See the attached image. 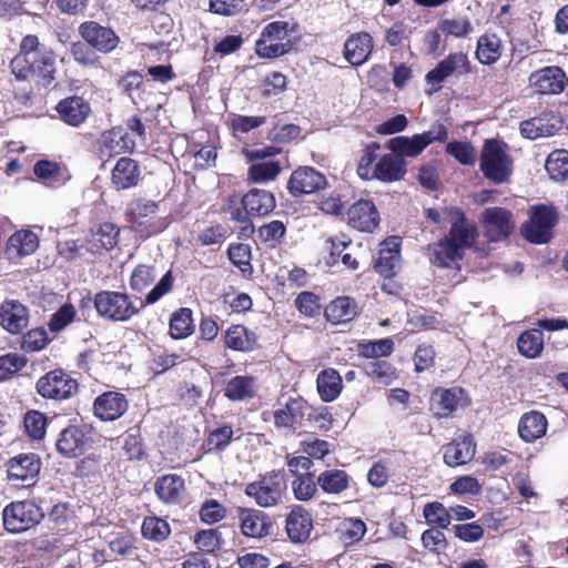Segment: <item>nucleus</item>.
Masks as SVG:
<instances>
[{"mask_svg": "<svg viewBox=\"0 0 568 568\" xmlns=\"http://www.w3.org/2000/svg\"><path fill=\"white\" fill-rule=\"evenodd\" d=\"M507 144L496 139L486 140L480 153V170L484 176L496 184L505 183L513 173V159Z\"/></svg>", "mask_w": 568, "mask_h": 568, "instance_id": "1", "label": "nucleus"}, {"mask_svg": "<svg viewBox=\"0 0 568 568\" xmlns=\"http://www.w3.org/2000/svg\"><path fill=\"white\" fill-rule=\"evenodd\" d=\"M529 220L521 232L531 243L542 244L551 239V230L558 223V212L551 204H536L528 210Z\"/></svg>", "mask_w": 568, "mask_h": 568, "instance_id": "2", "label": "nucleus"}, {"mask_svg": "<svg viewBox=\"0 0 568 568\" xmlns=\"http://www.w3.org/2000/svg\"><path fill=\"white\" fill-rule=\"evenodd\" d=\"M194 325L192 311L190 308H181L173 313L170 321V334L173 338H185L193 333Z\"/></svg>", "mask_w": 568, "mask_h": 568, "instance_id": "48", "label": "nucleus"}, {"mask_svg": "<svg viewBox=\"0 0 568 568\" xmlns=\"http://www.w3.org/2000/svg\"><path fill=\"white\" fill-rule=\"evenodd\" d=\"M159 205L151 200L139 199L131 202L129 206V213L131 215L132 222L142 226L144 224H149V226L153 227L152 233H156L162 231L165 227V224L159 221V225H155L154 219L158 213Z\"/></svg>", "mask_w": 568, "mask_h": 568, "instance_id": "28", "label": "nucleus"}, {"mask_svg": "<svg viewBox=\"0 0 568 568\" xmlns=\"http://www.w3.org/2000/svg\"><path fill=\"white\" fill-rule=\"evenodd\" d=\"M286 232V227L281 221H272L260 227V239L270 246H275L281 242Z\"/></svg>", "mask_w": 568, "mask_h": 568, "instance_id": "59", "label": "nucleus"}, {"mask_svg": "<svg viewBox=\"0 0 568 568\" xmlns=\"http://www.w3.org/2000/svg\"><path fill=\"white\" fill-rule=\"evenodd\" d=\"M448 138L446 128L443 124L433 125V128L420 134L413 136H396L390 139L386 146L396 155L404 159V156L416 158L419 155L430 143L438 141L444 142Z\"/></svg>", "mask_w": 568, "mask_h": 568, "instance_id": "4", "label": "nucleus"}, {"mask_svg": "<svg viewBox=\"0 0 568 568\" xmlns=\"http://www.w3.org/2000/svg\"><path fill=\"white\" fill-rule=\"evenodd\" d=\"M423 546L432 552L438 554L447 546L445 534L439 528L426 529L420 537Z\"/></svg>", "mask_w": 568, "mask_h": 568, "instance_id": "63", "label": "nucleus"}, {"mask_svg": "<svg viewBox=\"0 0 568 568\" xmlns=\"http://www.w3.org/2000/svg\"><path fill=\"white\" fill-rule=\"evenodd\" d=\"M43 517L41 508L33 501H14L6 506L2 511L3 526L9 532L26 531Z\"/></svg>", "mask_w": 568, "mask_h": 568, "instance_id": "6", "label": "nucleus"}, {"mask_svg": "<svg viewBox=\"0 0 568 568\" xmlns=\"http://www.w3.org/2000/svg\"><path fill=\"white\" fill-rule=\"evenodd\" d=\"M47 417L37 410L26 414L24 428L32 439H41L45 434Z\"/></svg>", "mask_w": 568, "mask_h": 568, "instance_id": "57", "label": "nucleus"}, {"mask_svg": "<svg viewBox=\"0 0 568 568\" xmlns=\"http://www.w3.org/2000/svg\"><path fill=\"white\" fill-rule=\"evenodd\" d=\"M94 306L101 317L114 322L128 321L138 312L126 294L113 291L95 294Z\"/></svg>", "mask_w": 568, "mask_h": 568, "instance_id": "7", "label": "nucleus"}, {"mask_svg": "<svg viewBox=\"0 0 568 568\" xmlns=\"http://www.w3.org/2000/svg\"><path fill=\"white\" fill-rule=\"evenodd\" d=\"M358 313L356 302L348 296H339L325 308V317L332 324L351 322Z\"/></svg>", "mask_w": 568, "mask_h": 568, "instance_id": "36", "label": "nucleus"}, {"mask_svg": "<svg viewBox=\"0 0 568 568\" xmlns=\"http://www.w3.org/2000/svg\"><path fill=\"white\" fill-rule=\"evenodd\" d=\"M561 129L560 120L550 113H545L520 123V133L523 136L535 140L555 135Z\"/></svg>", "mask_w": 568, "mask_h": 568, "instance_id": "21", "label": "nucleus"}, {"mask_svg": "<svg viewBox=\"0 0 568 568\" xmlns=\"http://www.w3.org/2000/svg\"><path fill=\"white\" fill-rule=\"evenodd\" d=\"M29 324L28 308L16 300H6L0 304V325L10 334H20Z\"/></svg>", "mask_w": 568, "mask_h": 568, "instance_id": "17", "label": "nucleus"}, {"mask_svg": "<svg viewBox=\"0 0 568 568\" xmlns=\"http://www.w3.org/2000/svg\"><path fill=\"white\" fill-rule=\"evenodd\" d=\"M374 180L382 182H395L404 178L406 173V162L396 153L384 154L375 163Z\"/></svg>", "mask_w": 568, "mask_h": 568, "instance_id": "25", "label": "nucleus"}, {"mask_svg": "<svg viewBox=\"0 0 568 568\" xmlns=\"http://www.w3.org/2000/svg\"><path fill=\"white\" fill-rule=\"evenodd\" d=\"M255 393V379L251 376L231 378L224 389V395L231 400H243Z\"/></svg>", "mask_w": 568, "mask_h": 568, "instance_id": "45", "label": "nucleus"}, {"mask_svg": "<svg viewBox=\"0 0 568 568\" xmlns=\"http://www.w3.org/2000/svg\"><path fill=\"white\" fill-rule=\"evenodd\" d=\"M27 364L24 357L17 353L0 356V381H6L21 371Z\"/></svg>", "mask_w": 568, "mask_h": 568, "instance_id": "58", "label": "nucleus"}, {"mask_svg": "<svg viewBox=\"0 0 568 568\" xmlns=\"http://www.w3.org/2000/svg\"><path fill=\"white\" fill-rule=\"evenodd\" d=\"M381 149L379 144L374 142L368 144L359 159L357 165V174L363 180H374L375 163L378 161L377 151Z\"/></svg>", "mask_w": 568, "mask_h": 568, "instance_id": "52", "label": "nucleus"}, {"mask_svg": "<svg viewBox=\"0 0 568 568\" xmlns=\"http://www.w3.org/2000/svg\"><path fill=\"white\" fill-rule=\"evenodd\" d=\"M77 389V381L59 369L47 373L37 382V390L44 398L65 399L71 397Z\"/></svg>", "mask_w": 568, "mask_h": 568, "instance_id": "9", "label": "nucleus"}, {"mask_svg": "<svg viewBox=\"0 0 568 568\" xmlns=\"http://www.w3.org/2000/svg\"><path fill=\"white\" fill-rule=\"evenodd\" d=\"M50 49L40 44L38 37L29 34L26 36L21 43L19 53L12 59L10 67H26L27 63L32 60L36 54L49 51Z\"/></svg>", "mask_w": 568, "mask_h": 568, "instance_id": "47", "label": "nucleus"}, {"mask_svg": "<svg viewBox=\"0 0 568 568\" xmlns=\"http://www.w3.org/2000/svg\"><path fill=\"white\" fill-rule=\"evenodd\" d=\"M224 341L233 351L251 352L256 346L257 337L243 325H233L226 329Z\"/></svg>", "mask_w": 568, "mask_h": 568, "instance_id": "41", "label": "nucleus"}, {"mask_svg": "<svg viewBox=\"0 0 568 568\" xmlns=\"http://www.w3.org/2000/svg\"><path fill=\"white\" fill-rule=\"evenodd\" d=\"M38 245V236L29 230H22L9 237L6 253L10 260H16L32 254Z\"/></svg>", "mask_w": 568, "mask_h": 568, "instance_id": "33", "label": "nucleus"}, {"mask_svg": "<svg viewBox=\"0 0 568 568\" xmlns=\"http://www.w3.org/2000/svg\"><path fill=\"white\" fill-rule=\"evenodd\" d=\"M286 488L284 471L273 470L258 480L247 484L245 494L253 498L260 507L267 508L276 506L281 501Z\"/></svg>", "mask_w": 568, "mask_h": 568, "instance_id": "3", "label": "nucleus"}, {"mask_svg": "<svg viewBox=\"0 0 568 568\" xmlns=\"http://www.w3.org/2000/svg\"><path fill=\"white\" fill-rule=\"evenodd\" d=\"M480 220L485 235L494 242L506 239L514 230L513 214L503 207H487Z\"/></svg>", "mask_w": 568, "mask_h": 568, "instance_id": "13", "label": "nucleus"}, {"mask_svg": "<svg viewBox=\"0 0 568 568\" xmlns=\"http://www.w3.org/2000/svg\"><path fill=\"white\" fill-rule=\"evenodd\" d=\"M313 528L311 515L301 506L294 507L286 518V531L293 542L305 541Z\"/></svg>", "mask_w": 568, "mask_h": 568, "instance_id": "26", "label": "nucleus"}, {"mask_svg": "<svg viewBox=\"0 0 568 568\" xmlns=\"http://www.w3.org/2000/svg\"><path fill=\"white\" fill-rule=\"evenodd\" d=\"M317 481L314 480L312 473L297 475L292 481V490L296 499L307 501L313 498L317 490Z\"/></svg>", "mask_w": 568, "mask_h": 568, "instance_id": "54", "label": "nucleus"}, {"mask_svg": "<svg viewBox=\"0 0 568 568\" xmlns=\"http://www.w3.org/2000/svg\"><path fill=\"white\" fill-rule=\"evenodd\" d=\"M55 446L62 456L75 458L87 450L88 440L80 427L69 426L60 433Z\"/></svg>", "mask_w": 568, "mask_h": 568, "instance_id": "22", "label": "nucleus"}, {"mask_svg": "<svg viewBox=\"0 0 568 568\" xmlns=\"http://www.w3.org/2000/svg\"><path fill=\"white\" fill-rule=\"evenodd\" d=\"M348 224L361 232H372L379 221L378 212L369 200L355 202L347 211Z\"/></svg>", "mask_w": 568, "mask_h": 568, "instance_id": "18", "label": "nucleus"}, {"mask_svg": "<svg viewBox=\"0 0 568 568\" xmlns=\"http://www.w3.org/2000/svg\"><path fill=\"white\" fill-rule=\"evenodd\" d=\"M241 530L252 538H262L270 532L271 525L267 515L256 509H242L240 513Z\"/></svg>", "mask_w": 568, "mask_h": 568, "instance_id": "32", "label": "nucleus"}, {"mask_svg": "<svg viewBox=\"0 0 568 568\" xmlns=\"http://www.w3.org/2000/svg\"><path fill=\"white\" fill-rule=\"evenodd\" d=\"M244 197V209L250 215H266L275 209L276 202L274 195L260 189H252Z\"/></svg>", "mask_w": 568, "mask_h": 568, "instance_id": "40", "label": "nucleus"}, {"mask_svg": "<svg viewBox=\"0 0 568 568\" xmlns=\"http://www.w3.org/2000/svg\"><path fill=\"white\" fill-rule=\"evenodd\" d=\"M467 404L468 397L460 387L436 388L430 397V409L438 418H446Z\"/></svg>", "mask_w": 568, "mask_h": 568, "instance_id": "12", "label": "nucleus"}, {"mask_svg": "<svg viewBox=\"0 0 568 568\" xmlns=\"http://www.w3.org/2000/svg\"><path fill=\"white\" fill-rule=\"evenodd\" d=\"M470 72L471 63L468 55L464 52H455L448 54L434 69L428 71L425 75V81L432 87L429 93H434L438 92L442 89V84L449 78H460Z\"/></svg>", "mask_w": 568, "mask_h": 568, "instance_id": "5", "label": "nucleus"}, {"mask_svg": "<svg viewBox=\"0 0 568 568\" xmlns=\"http://www.w3.org/2000/svg\"><path fill=\"white\" fill-rule=\"evenodd\" d=\"M545 169L550 179L557 182L568 180V151L564 149L554 150L547 156Z\"/></svg>", "mask_w": 568, "mask_h": 568, "instance_id": "44", "label": "nucleus"}, {"mask_svg": "<svg viewBox=\"0 0 568 568\" xmlns=\"http://www.w3.org/2000/svg\"><path fill=\"white\" fill-rule=\"evenodd\" d=\"M135 143L122 128H113L101 136L100 150L102 154L113 156L131 151Z\"/></svg>", "mask_w": 568, "mask_h": 568, "instance_id": "31", "label": "nucleus"}, {"mask_svg": "<svg viewBox=\"0 0 568 568\" xmlns=\"http://www.w3.org/2000/svg\"><path fill=\"white\" fill-rule=\"evenodd\" d=\"M170 526L169 524L158 517H146L142 524V535L144 538L162 541L168 538L170 535Z\"/></svg>", "mask_w": 568, "mask_h": 568, "instance_id": "55", "label": "nucleus"}, {"mask_svg": "<svg viewBox=\"0 0 568 568\" xmlns=\"http://www.w3.org/2000/svg\"><path fill=\"white\" fill-rule=\"evenodd\" d=\"M156 275L158 274L153 266L139 265L132 273L131 287L134 291L141 292L155 280Z\"/></svg>", "mask_w": 568, "mask_h": 568, "instance_id": "62", "label": "nucleus"}, {"mask_svg": "<svg viewBox=\"0 0 568 568\" xmlns=\"http://www.w3.org/2000/svg\"><path fill=\"white\" fill-rule=\"evenodd\" d=\"M446 152L463 165H473L476 161L475 149L469 142H449L446 145Z\"/></svg>", "mask_w": 568, "mask_h": 568, "instance_id": "56", "label": "nucleus"}, {"mask_svg": "<svg viewBox=\"0 0 568 568\" xmlns=\"http://www.w3.org/2000/svg\"><path fill=\"white\" fill-rule=\"evenodd\" d=\"M281 172V165L276 161L253 163L247 171V179L253 183H265L274 180Z\"/></svg>", "mask_w": 568, "mask_h": 568, "instance_id": "50", "label": "nucleus"}, {"mask_svg": "<svg viewBox=\"0 0 568 568\" xmlns=\"http://www.w3.org/2000/svg\"><path fill=\"white\" fill-rule=\"evenodd\" d=\"M80 33L89 44L101 52H110L119 43V38L113 30L102 27L94 21L82 23Z\"/></svg>", "mask_w": 568, "mask_h": 568, "instance_id": "19", "label": "nucleus"}, {"mask_svg": "<svg viewBox=\"0 0 568 568\" xmlns=\"http://www.w3.org/2000/svg\"><path fill=\"white\" fill-rule=\"evenodd\" d=\"M373 50V38L367 32L352 34L344 44V57L352 65H362Z\"/></svg>", "mask_w": 568, "mask_h": 568, "instance_id": "23", "label": "nucleus"}, {"mask_svg": "<svg viewBox=\"0 0 568 568\" xmlns=\"http://www.w3.org/2000/svg\"><path fill=\"white\" fill-rule=\"evenodd\" d=\"M12 73L18 80L37 79L43 84H49L54 80L55 59L52 50L36 54L26 67L11 68Z\"/></svg>", "mask_w": 568, "mask_h": 568, "instance_id": "10", "label": "nucleus"}, {"mask_svg": "<svg viewBox=\"0 0 568 568\" xmlns=\"http://www.w3.org/2000/svg\"><path fill=\"white\" fill-rule=\"evenodd\" d=\"M517 347L521 355L527 358H536L544 348V334L540 329L532 328L520 334Z\"/></svg>", "mask_w": 568, "mask_h": 568, "instance_id": "43", "label": "nucleus"}, {"mask_svg": "<svg viewBox=\"0 0 568 568\" xmlns=\"http://www.w3.org/2000/svg\"><path fill=\"white\" fill-rule=\"evenodd\" d=\"M312 406L302 397L290 398L283 407L273 412L274 424L277 428L296 429L302 426L306 415H311Z\"/></svg>", "mask_w": 568, "mask_h": 568, "instance_id": "14", "label": "nucleus"}, {"mask_svg": "<svg viewBox=\"0 0 568 568\" xmlns=\"http://www.w3.org/2000/svg\"><path fill=\"white\" fill-rule=\"evenodd\" d=\"M288 36V23L286 21H274L268 23L256 41L255 51L261 58H277L288 52L291 41Z\"/></svg>", "mask_w": 568, "mask_h": 568, "instance_id": "8", "label": "nucleus"}, {"mask_svg": "<svg viewBox=\"0 0 568 568\" xmlns=\"http://www.w3.org/2000/svg\"><path fill=\"white\" fill-rule=\"evenodd\" d=\"M41 468L40 458L33 454H20L8 465V476L11 480L28 481L36 478Z\"/></svg>", "mask_w": 568, "mask_h": 568, "instance_id": "24", "label": "nucleus"}, {"mask_svg": "<svg viewBox=\"0 0 568 568\" xmlns=\"http://www.w3.org/2000/svg\"><path fill=\"white\" fill-rule=\"evenodd\" d=\"M547 425V419L541 413L529 412L520 418L518 433L523 440L532 443L546 434Z\"/></svg>", "mask_w": 568, "mask_h": 568, "instance_id": "37", "label": "nucleus"}, {"mask_svg": "<svg viewBox=\"0 0 568 568\" xmlns=\"http://www.w3.org/2000/svg\"><path fill=\"white\" fill-rule=\"evenodd\" d=\"M400 262L399 237L393 236L381 243L374 268L384 277L395 275Z\"/></svg>", "mask_w": 568, "mask_h": 568, "instance_id": "20", "label": "nucleus"}, {"mask_svg": "<svg viewBox=\"0 0 568 568\" xmlns=\"http://www.w3.org/2000/svg\"><path fill=\"white\" fill-rule=\"evenodd\" d=\"M501 55V42L496 34L486 33L477 41L476 57L483 64L495 63Z\"/></svg>", "mask_w": 568, "mask_h": 568, "instance_id": "42", "label": "nucleus"}, {"mask_svg": "<svg viewBox=\"0 0 568 568\" xmlns=\"http://www.w3.org/2000/svg\"><path fill=\"white\" fill-rule=\"evenodd\" d=\"M317 484L327 494H339L347 489L349 477L344 470H325L317 477Z\"/></svg>", "mask_w": 568, "mask_h": 568, "instance_id": "46", "label": "nucleus"}, {"mask_svg": "<svg viewBox=\"0 0 568 568\" xmlns=\"http://www.w3.org/2000/svg\"><path fill=\"white\" fill-rule=\"evenodd\" d=\"M119 229L111 224L104 223L100 225L95 233L92 234V251L111 250L116 244Z\"/></svg>", "mask_w": 568, "mask_h": 568, "instance_id": "51", "label": "nucleus"}, {"mask_svg": "<svg viewBox=\"0 0 568 568\" xmlns=\"http://www.w3.org/2000/svg\"><path fill=\"white\" fill-rule=\"evenodd\" d=\"M365 374L375 383L387 386L396 378V372L386 361H371L364 365Z\"/></svg>", "mask_w": 568, "mask_h": 568, "instance_id": "49", "label": "nucleus"}, {"mask_svg": "<svg viewBox=\"0 0 568 568\" xmlns=\"http://www.w3.org/2000/svg\"><path fill=\"white\" fill-rule=\"evenodd\" d=\"M430 262L439 267H449L463 258L459 247L446 236L429 247Z\"/></svg>", "mask_w": 568, "mask_h": 568, "instance_id": "39", "label": "nucleus"}, {"mask_svg": "<svg viewBox=\"0 0 568 568\" xmlns=\"http://www.w3.org/2000/svg\"><path fill=\"white\" fill-rule=\"evenodd\" d=\"M140 179V168L135 160L121 158L112 170V184L116 190H125L136 185Z\"/></svg>", "mask_w": 568, "mask_h": 568, "instance_id": "30", "label": "nucleus"}, {"mask_svg": "<svg viewBox=\"0 0 568 568\" xmlns=\"http://www.w3.org/2000/svg\"><path fill=\"white\" fill-rule=\"evenodd\" d=\"M476 447L470 437L454 440L444 447V462L450 467L464 465L473 459Z\"/></svg>", "mask_w": 568, "mask_h": 568, "instance_id": "34", "label": "nucleus"}, {"mask_svg": "<svg viewBox=\"0 0 568 568\" xmlns=\"http://www.w3.org/2000/svg\"><path fill=\"white\" fill-rule=\"evenodd\" d=\"M129 408V402L120 392H104L93 402L95 417L103 422H113L122 417Z\"/></svg>", "mask_w": 568, "mask_h": 568, "instance_id": "16", "label": "nucleus"}, {"mask_svg": "<svg viewBox=\"0 0 568 568\" xmlns=\"http://www.w3.org/2000/svg\"><path fill=\"white\" fill-rule=\"evenodd\" d=\"M154 489L163 503L178 504L185 493L184 479L175 474L163 475L155 480Z\"/></svg>", "mask_w": 568, "mask_h": 568, "instance_id": "27", "label": "nucleus"}, {"mask_svg": "<svg viewBox=\"0 0 568 568\" xmlns=\"http://www.w3.org/2000/svg\"><path fill=\"white\" fill-rule=\"evenodd\" d=\"M423 515L427 524L436 526L435 528L445 529L450 524L449 508L438 501L426 504Z\"/></svg>", "mask_w": 568, "mask_h": 568, "instance_id": "53", "label": "nucleus"}, {"mask_svg": "<svg viewBox=\"0 0 568 568\" xmlns=\"http://www.w3.org/2000/svg\"><path fill=\"white\" fill-rule=\"evenodd\" d=\"M568 83L561 68L549 65L534 71L529 77V87L539 94H559Z\"/></svg>", "mask_w": 568, "mask_h": 568, "instance_id": "11", "label": "nucleus"}, {"mask_svg": "<svg viewBox=\"0 0 568 568\" xmlns=\"http://www.w3.org/2000/svg\"><path fill=\"white\" fill-rule=\"evenodd\" d=\"M245 0H210V11L220 16H235L245 9Z\"/></svg>", "mask_w": 568, "mask_h": 568, "instance_id": "61", "label": "nucleus"}, {"mask_svg": "<svg viewBox=\"0 0 568 568\" xmlns=\"http://www.w3.org/2000/svg\"><path fill=\"white\" fill-rule=\"evenodd\" d=\"M316 386L322 400L329 403L339 396L343 381L335 368H326L317 375Z\"/></svg>", "mask_w": 568, "mask_h": 568, "instance_id": "38", "label": "nucleus"}, {"mask_svg": "<svg viewBox=\"0 0 568 568\" xmlns=\"http://www.w3.org/2000/svg\"><path fill=\"white\" fill-rule=\"evenodd\" d=\"M194 542L200 550L214 552L221 548V534L216 529H204L195 535Z\"/></svg>", "mask_w": 568, "mask_h": 568, "instance_id": "60", "label": "nucleus"}, {"mask_svg": "<svg viewBox=\"0 0 568 568\" xmlns=\"http://www.w3.org/2000/svg\"><path fill=\"white\" fill-rule=\"evenodd\" d=\"M57 110L61 119L73 126L84 122L91 111L89 103L81 97H71L60 101Z\"/></svg>", "mask_w": 568, "mask_h": 568, "instance_id": "29", "label": "nucleus"}, {"mask_svg": "<svg viewBox=\"0 0 568 568\" xmlns=\"http://www.w3.org/2000/svg\"><path fill=\"white\" fill-rule=\"evenodd\" d=\"M325 175L311 166H302L295 170L287 184L293 196L311 194L326 186Z\"/></svg>", "mask_w": 568, "mask_h": 568, "instance_id": "15", "label": "nucleus"}, {"mask_svg": "<svg viewBox=\"0 0 568 568\" xmlns=\"http://www.w3.org/2000/svg\"><path fill=\"white\" fill-rule=\"evenodd\" d=\"M394 343L390 338H383L361 345V354L368 358L387 356L393 352Z\"/></svg>", "mask_w": 568, "mask_h": 568, "instance_id": "64", "label": "nucleus"}, {"mask_svg": "<svg viewBox=\"0 0 568 568\" xmlns=\"http://www.w3.org/2000/svg\"><path fill=\"white\" fill-rule=\"evenodd\" d=\"M454 213L457 219L453 222L449 234L446 237L454 242L459 247V251L464 253V250L471 246L475 242L477 230L466 221L459 210H455Z\"/></svg>", "mask_w": 568, "mask_h": 568, "instance_id": "35", "label": "nucleus"}]
</instances>
